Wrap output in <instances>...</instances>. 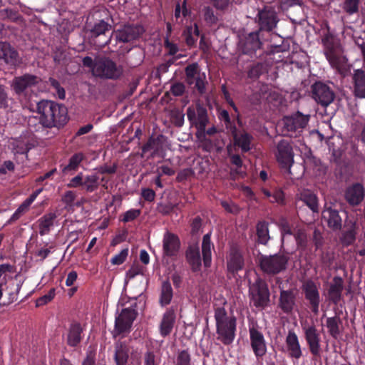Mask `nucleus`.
I'll return each instance as SVG.
<instances>
[{
	"mask_svg": "<svg viewBox=\"0 0 365 365\" xmlns=\"http://www.w3.org/2000/svg\"><path fill=\"white\" fill-rule=\"evenodd\" d=\"M53 297H54V289H51L50 292L47 294L38 299V300L36 301V305L37 306L43 305L46 303H48V302H50Z\"/></svg>",
	"mask_w": 365,
	"mask_h": 365,
	"instance_id": "obj_63",
	"label": "nucleus"
},
{
	"mask_svg": "<svg viewBox=\"0 0 365 365\" xmlns=\"http://www.w3.org/2000/svg\"><path fill=\"white\" fill-rule=\"evenodd\" d=\"M82 328L80 324H71L67 336V343L71 346H77L81 340Z\"/></svg>",
	"mask_w": 365,
	"mask_h": 365,
	"instance_id": "obj_34",
	"label": "nucleus"
},
{
	"mask_svg": "<svg viewBox=\"0 0 365 365\" xmlns=\"http://www.w3.org/2000/svg\"><path fill=\"white\" fill-rule=\"evenodd\" d=\"M250 346L257 358L264 356L267 353V343L262 332L257 325L249 328Z\"/></svg>",
	"mask_w": 365,
	"mask_h": 365,
	"instance_id": "obj_11",
	"label": "nucleus"
},
{
	"mask_svg": "<svg viewBox=\"0 0 365 365\" xmlns=\"http://www.w3.org/2000/svg\"><path fill=\"white\" fill-rule=\"evenodd\" d=\"M100 177L96 173L83 176V188L88 192L96 191L100 184Z\"/></svg>",
	"mask_w": 365,
	"mask_h": 365,
	"instance_id": "obj_40",
	"label": "nucleus"
},
{
	"mask_svg": "<svg viewBox=\"0 0 365 365\" xmlns=\"http://www.w3.org/2000/svg\"><path fill=\"white\" fill-rule=\"evenodd\" d=\"M185 73L187 83L190 85L193 84V81L195 79V78L200 73L197 63L188 65L185 68Z\"/></svg>",
	"mask_w": 365,
	"mask_h": 365,
	"instance_id": "obj_50",
	"label": "nucleus"
},
{
	"mask_svg": "<svg viewBox=\"0 0 365 365\" xmlns=\"http://www.w3.org/2000/svg\"><path fill=\"white\" fill-rule=\"evenodd\" d=\"M123 74V68L108 57L95 60L93 75L103 79L115 80Z\"/></svg>",
	"mask_w": 365,
	"mask_h": 365,
	"instance_id": "obj_3",
	"label": "nucleus"
},
{
	"mask_svg": "<svg viewBox=\"0 0 365 365\" xmlns=\"http://www.w3.org/2000/svg\"><path fill=\"white\" fill-rule=\"evenodd\" d=\"M47 246L48 244L46 245V247H38L35 251V256L39 257V259L41 261L44 260L48 256L54 247L53 245L48 247Z\"/></svg>",
	"mask_w": 365,
	"mask_h": 365,
	"instance_id": "obj_56",
	"label": "nucleus"
},
{
	"mask_svg": "<svg viewBox=\"0 0 365 365\" xmlns=\"http://www.w3.org/2000/svg\"><path fill=\"white\" fill-rule=\"evenodd\" d=\"M304 338L312 355L316 357L321 354V337L317 327L312 324L302 325Z\"/></svg>",
	"mask_w": 365,
	"mask_h": 365,
	"instance_id": "obj_10",
	"label": "nucleus"
},
{
	"mask_svg": "<svg viewBox=\"0 0 365 365\" xmlns=\"http://www.w3.org/2000/svg\"><path fill=\"white\" fill-rule=\"evenodd\" d=\"M175 365H191V356L187 351L183 350L178 353Z\"/></svg>",
	"mask_w": 365,
	"mask_h": 365,
	"instance_id": "obj_55",
	"label": "nucleus"
},
{
	"mask_svg": "<svg viewBox=\"0 0 365 365\" xmlns=\"http://www.w3.org/2000/svg\"><path fill=\"white\" fill-rule=\"evenodd\" d=\"M249 292L251 302L259 308L266 307L269 301V292L266 282L256 276L253 282L250 280Z\"/></svg>",
	"mask_w": 365,
	"mask_h": 365,
	"instance_id": "obj_5",
	"label": "nucleus"
},
{
	"mask_svg": "<svg viewBox=\"0 0 365 365\" xmlns=\"http://www.w3.org/2000/svg\"><path fill=\"white\" fill-rule=\"evenodd\" d=\"M187 116L192 125H195L198 131L205 132L208 123L207 110L197 105L195 107L190 106L187 109Z\"/></svg>",
	"mask_w": 365,
	"mask_h": 365,
	"instance_id": "obj_12",
	"label": "nucleus"
},
{
	"mask_svg": "<svg viewBox=\"0 0 365 365\" xmlns=\"http://www.w3.org/2000/svg\"><path fill=\"white\" fill-rule=\"evenodd\" d=\"M227 148V151H228V155L230 157L231 163L233 165H236L237 168H240L242 165V160H241L240 155L231 154V152H232V145H228Z\"/></svg>",
	"mask_w": 365,
	"mask_h": 365,
	"instance_id": "obj_62",
	"label": "nucleus"
},
{
	"mask_svg": "<svg viewBox=\"0 0 365 365\" xmlns=\"http://www.w3.org/2000/svg\"><path fill=\"white\" fill-rule=\"evenodd\" d=\"M341 320L337 317H329L327 319V327L329 334L334 339H337L340 334L339 324Z\"/></svg>",
	"mask_w": 365,
	"mask_h": 365,
	"instance_id": "obj_45",
	"label": "nucleus"
},
{
	"mask_svg": "<svg viewBox=\"0 0 365 365\" xmlns=\"http://www.w3.org/2000/svg\"><path fill=\"white\" fill-rule=\"evenodd\" d=\"M227 265L230 272L234 273L242 269L244 259L240 251L235 247L230 249L227 257Z\"/></svg>",
	"mask_w": 365,
	"mask_h": 365,
	"instance_id": "obj_26",
	"label": "nucleus"
},
{
	"mask_svg": "<svg viewBox=\"0 0 365 365\" xmlns=\"http://www.w3.org/2000/svg\"><path fill=\"white\" fill-rule=\"evenodd\" d=\"M326 58L329 61L330 66L336 69L339 73L344 76L346 73V59L339 55L338 51L329 53L327 54Z\"/></svg>",
	"mask_w": 365,
	"mask_h": 365,
	"instance_id": "obj_30",
	"label": "nucleus"
},
{
	"mask_svg": "<svg viewBox=\"0 0 365 365\" xmlns=\"http://www.w3.org/2000/svg\"><path fill=\"white\" fill-rule=\"evenodd\" d=\"M285 343L288 356L290 358L298 360L302 356V349L299 338L294 331H289Z\"/></svg>",
	"mask_w": 365,
	"mask_h": 365,
	"instance_id": "obj_17",
	"label": "nucleus"
},
{
	"mask_svg": "<svg viewBox=\"0 0 365 365\" xmlns=\"http://www.w3.org/2000/svg\"><path fill=\"white\" fill-rule=\"evenodd\" d=\"M360 0H344L342 9L349 15H352L359 11Z\"/></svg>",
	"mask_w": 365,
	"mask_h": 365,
	"instance_id": "obj_51",
	"label": "nucleus"
},
{
	"mask_svg": "<svg viewBox=\"0 0 365 365\" xmlns=\"http://www.w3.org/2000/svg\"><path fill=\"white\" fill-rule=\"evenodd\" d=\"M322 43L324 47V55L329 53H334L335 51H338V43L334 38L333 36L330 35H327L322 38Z\"/></svg>",
	"mask_w": 365,
	"mask_h": 365,
	"instance_id": "obj_48",
	"label": "nucleus"
},
{
	"mask_svg": "<svg viewBox=\"0 0 365 365\" xmlns=\"http://www.w3.org/2000/svg\"><path fill=\"white\" fill-rule=\"evenodd\" d=\"M352 80L354 96L359 98H365V72L361 69L354 70Z\"/></svg>",
	"mask_w": 365,
	"mask_h": 365,
	"instance_id": "obj_24",
	"label": "nucleus"
},
{
	"mask_svg": "<svg viewBox=\"0 0 365 365\" xmlns=\"http://www.w3.org/2000/svg\"><path fill=\"white\" fill-rule=\"evenodd\" d=\"M128 255V249H124V250H121V252L120 253H118V255H115L111 259L110 262L113 264H115V265L121 264L126 259Z\"/></svg>",
	"mask_w": 365,
	"mask_h": 365,
	"instance_id": "obj_58",
	"label": "nucleus"
},
{
	"mask_svg": "<svg viewBox=\"0 0 365 365\" xmlns=\"http://www.w3.org/2000/svg\"><path fill=\"white\" fill-rule=\"evenodd\" d=\"M257 240L262 245H266L270 239L268 223L266 222H259L257 225Z\"/></svg>",
	"mask_w": 365,
	"mask_h": 365,
	"instance_id": "obj_43",
	"label": "nucleus"
},
{
	"mask_svg": "<svg viewBox=\"0 0 365 365\" xmlns=\"http://www.w3.org/2000/svg\"><path fill=\"white\" fill-rule=\"evenodd\" d=\"M175 322V311L173 309H169L163 314L162 320L160 324V333L162 336L165 337L171 333Z\"/></svg>",
	"mask_w": 365,
	"mask_h": 365,
	"instance_id": "obj_27",
	"label": "nucleus"
},
{
	"mask_svg": "<svg viewBox=\"0 0 365 365\" xmlns=\"http://www.w3.org/2000/svg\"><path fill=\"white\" fill-rule=\"evenodd\" d=\"M358 225L356 221L353 219H347L344 224V230L341 237V241L343 245L349 246L352 245L357 234Z\"/></svg>",
	"mask_w": 365,
	"mask_h": 365,
	"instance_id": "obj_21",
	"label": "nucleus"
},
{
	"mask_svg": "<svg viewBox=\"0 0 365 365\" xmlns=\"http://www.w3.org/2000/svg\"><path fill=\"white\" fill-rule=\"evenodd\" d=\"M173 298V289L169 282H163L161 287L160 303L162 306L168 305Z\"/></svg>",
	"mask_w": 365,
	"mask_h": 365,
	"instance_id": "obj_42",
	"label": "nucleus"
},
{
	"mask_svg": "<svg viewBox=\"0 0 365 365\" xmlns=\"http://www.w3.org/2000/svg\"><path fill=\"white\" fill-rule=\"evenodd\" d=\"M305 298L309 301L312 311L314 314L319 312L320 295L316 284L312 281H307L303 285Z\"/></svg>",
	"mask_w": 365,
	"mask_h": 365,
	"instance_id": "obj_16",
	"label": "nucleus"
},
{
	"mask_svg": "<svg viewBox=\"0 0 365 365\" xmlns=\"http://www.w3.org/2000/svg\"><path fill=\"white\" fill-rule=\"evenodd\" d=\"M312 98L324 107L330 105L335 98L333 90L322 82H316L312 86Z\"/></svg>",
	"mask_w": 365,
	"mask_h": 365,
	"instance_id": "obj_9",
	"label": "nucleus"
},
{
	"mask_svg": "<svg viewBox=\"0 0 365 365\" xmlns=\"http://www.w3.org/2000/svg\"><path fill=\"white\" fill-rule=\"evenodd\" d=\"M183 36L188 46L194 45L199 36L197 25L194 24L193 26H187L183 31Z\"/></svg>",
	"mask_w": 365,
	"mask_h": 365,
	"instance_id": "obj_41",
	"label": "nucleus"
},
{
	"mask_svg": "<svg viewBox=\"0 0 365 365\" xmlns=\"http://www.w3.org/2000/svg\"><path fill=\"white\" fill-rule=\"evenodd\" d=\"M261 41L259 38V32H252L245 38L244 52L246 53L255 51L261 46Z\"/></svg>",
	"mask_w": 365,
	"mask_h": 365,
	"instance_id": "obj_35",
	"label": "nucleus"
},
{
	"mask_svg": "<svg viewBox=\"0 0 365 365\" xmlns=\"http://www.w3.org/2000/svg\"><path fill=\"white\" fill-rule=\"evenodd\" d=\"M180 242L177 235L166 232L163 240V255L168 257L175 256L180 249Z\"/></svg>",
	"mask_w": 365,
	"mask_h": 365,
	"instance_id": "obj_18",
	"label": "nucleus"
},
{
	"mask_svg": "<svg viewBox=\"0 0 365 365\" xmlns=\"http://www.w3.org/2000/svg\"><path fill=\"white\" fill-rule=\"evenodd\" d=\"M295 305V295L291 290H282L280 293L279 307L285 313L291 312Z\"/></svg>",
	"mask_w": 365,
	"mask_h": 365,
	"instance_id": "obj_32",
	"label": "nucleus"
},
{
	"mask_svg": "<svg viewBox=\"0 0 365 365\" xmlns=\"http://www.w3.org/2000/svg\"><path fill=\"white\" fill-rule=\"evenodd\" d=\"M276 158L282 168L292 175L291 166L294 163V153L289 141L280 140L277 145Z\"/></svg>",
	"mask_w": 365,
	"mask_h": 365,
	"instance_id": "obj_8",
	"label": "nucleus"
},
{
	"mask_svg": "<svg viewBox=\"0 0 365 365\" xmlns=\"http://www.w3.org/2000/svg\"><path fill=\"white\" fill-rule=\"evenodd\" d=\"M83 175L82 173H78L76 176L73 178L69 183L68 184V186L69 187H77L79 186L83 187Z\"/></svg>",
	"mask_w": 365,
	"mask_h": 365,
	"instance_id": "obj_60",
	"label": "nucleus"
},
{
	"mask_svg": "<svg viewBox=\"0 0 365 365\" xmlns=\"http://www.w3.org/2000/svg\"><path fill=\"white\" fill-rule=\"evenodd\" d=\"M186 257L193 270H197L200 268L201 258L198 247L190 246L186 252Z\"/></svg>",
	"mask_w": 365,
	"mask_h": 365,
	"instance_id": "obj_37",
	"label": "nucleus"
},
{
	"mask_svg": "<svg viewBox=\"0 0 365 365\" xmlns=\"http://www.w3.org/2000/svg\"><path fill=\"white\" fill-rule=\"evenodd\" d=\"M309 118V115H304L299 111L284 117L281 122L283 134L289 137H297L306 128Z\"/></svg>",
	"mask_w": 365,
	"mask_h": 365,
	"instance_id": "obj_4",
	"label": "nucleus"
},
{
	"mask_svg": "<svg viewBox=\"0 0 365 365\" xmlns=\"http://www.w3.org/2000/svg\"><path fill=\"white\" fill-rule=\"evenodd\" d=\"M277 224L281 229L282 243L283 245L285 237L287 236H291L292 235V232L291 231L289 223L286 218H284V217L279 218Z\"/></svg>",
	"mask_w": 365,
	"mask_h": 365,
	"instance_id": "obj_52",
	"label": "nucleus"
},
{
	"mask_svg": "<svg viewBox=\"0 0 365 365\" xmlns=\"http://www.w3.org/2000/svg\"><path fill=\"white\" fill-rule=\"evenodd\" d=\"M299 200L314 212H318L319 203L317 196L310 190H304L299 194Z\"/></svg>",
	"mask_w": 365,
	"mask_h": 365,
	"instance_id": "obj_36",
	"label": "nucleus"
},
{
	"mask_svg": "<svg viewBox=\"0 0 365 365\" xmlns=\"http://www.w3.org/2000/svg\"><path fill=\"white\" fill-rule=\"evenodd\" d=\"M297 245L299 249H304L307 245V234L302 229H299L294 234Z\"/></svg>",
	"mask_w": 365,
	"mask_h": 365,
	"instance_id": "obj_53",
	"label": "nucleus"
},
{
	"mask_svg": "<svg viewBox=\"0 0 365 365\" xmlns=\"http://www.w3.org/2000/svg\"><path fill=\"white\" fill-rule=\"evenodd\" d=\"M0 59L8 64L16 65L18 62V53L10 43L0 41Z\"/></svg>",
	"mask_w": 365,
	"mask_h": 365,
	"instance_id": "obj_29",
	"label": "nucleus"
},
{
	"mask_svg": "<svg viewBox=\"0 0 365 365\" xmlns=\"http://www.w3.org/2000/svg\"><path fill=\"white\" fill-rule=\"evenodd\" d=\"M13 152L16 154L26 153L31 148L32 144L29 139L21 136L18 139L13 140L11 143Z\"/></svg>",
	"mask_w": 365,
	"mask_h": 365,
	"instance_id": "obj_39",
	"label": "nucleus"
},
{
	"mask_svg": "<svg viewBox=\"0 0 365 365\" xmlns=\"http://www.w3.org/2000/svg\"><path fill=\"white\" fill-rule=\"evenodd\" d=\"M84 155L81 153H78L71 156L69 159V163L66 165L62 171L65 174H68L71 171H75L78 168L80 163L83 160Z\"/></svg>",
	"mask_w": 365,
	"mask_h": 365,
	"instance_id": "obj_44",
	"label": "nucleus"
},
{
	"mask_svg": "<svg viewBox=\"0 0 365 365\" xmlns=\"http://www.w3.org/2000/svg\"><path fill=\"white\" fill-rule=\"evenodd\" d=\"M265 71V67L262 63H257L254 65L248 72V76L251 78H257L259 77Z\"/></svg>",
	"mask_w": 365,
	"mask_h": 365,
	"instance_id": "obj_57",
	"label": "nucleus"
},
{
	"mask_svg": "<svg viewBox=\"0 0 365 365\" xmlns=\"http://www.w3.org/2000/svg\"><path fill=\"white\" fill-rule=\"evenodd\" d=\"M27 126L31 133L43 130L46 127L41 116L31 115L27 119Z\"/></svg>",
	"mask_w": 365,
	"mask_h": 365,
	"instance_id": "obj_46",
	"label": "nucleus"
},
{
	"mask_svg": "<svg viewBox=\"0 0 365 365\" xmlns=\"http://www.w3.org/2000/svg\"><path fill=\"white\" fill-rule=\"evenodd\" d=\"M252 140V136L245 132L234 135L235 144L240 147L242 152H247L251 149Z\"/></svg>",
	"mask_w": 365,
	"mask_h": 365,
	"instance_id": "obj_38",
	"label": "nucleus"
},
{
	"mask_svg": "<svg viewBox=\"0 0 365 365\" xmlns=\"http://www.w3.org/2000/svg\"><path fill=\"white\" fill-rule=\"evenodd\" d=\"M214 248V245L210 240V234L207 233L204 235L202 242V253L204 265L206 267L210 266L212 262V250Z\"/></svg>",
	"mask_w": 365,
	"mask_h": 365,
	"instance_id": "obj_33",
	"label": "nucleus"
},
{
	"mask_svg": "<svg viewBox=\"0 0 365 365\" xmlns=\"http://www.w3.org/2000/svg\"><path fill=\"white\" fill-rule=\"evenodd\" d=\"M144 32L140 25H125L114 33L116 41L128 43L139 38Z\"/></svg>",
	"mask_w": 365,
	"mask_h": 365,
	"instance_id": "obj_15",
	"label": "nucleus"
},
{
	"mask_svg": "<svg viewBox=\"0 0 365 365\" xmlns=\"http://www.w3.org/2000/svg\"><path fill=\"white\" fill-rule=\"evenodd\" d=\"M81 365H96V353L93 351H88Z\"/></svg>",
	"mask_w": 365,
	"mask_h": 365,
	"instance_id": "obj_64",
	"label": "nucleus"
},
{
	"mask_svg": "<svg viewBox=\"0 0 365 365\" xmlns=\"http://www.w3.org/2000/svg\"><path fill=\"white\" fill-rule=\"evenodd\" d=\"M40 81V78L31 74H26L16 77L13 81V87L16 93L21 94L28 88L36 85Z\"/></svg>",
	"mask_w": 365,
	"mask_h": 365,
	"instance_id": "obj_19",
	"label": "nucleus"
},
{
	"mask_svg": "<svg viewBox=\"0 0 365 365\" xmlns=\"http://www.w3.org/2000/svg\"><path fill=\"white\" fill-rule=\"evenodd\" d=\"M202 16L204 21L206 22L208 25H213L217 24L218 21V17L216 14H215V12L213 9L210 6H205L202 9Z\"/></svg>",
	"mask_w": 365,
	"mask_h": 365,
	"instance_id": "obj_49",
	"label": "nucleus"
},
{
	"mask_svg": "<svg viewBox=\"0 0 365 365\" xmlns=\"http://www.w3.org/2000/svg\"><path fill=\"white\" fill-rule=\"evenodd\" d=\"M168 148L167 138L163 135L157 137H150L146 144L143 147V153H150L152 157L155 155L163 156Z\"/></svg>",
	"mask_w": 365,
	"mask_h": 365,
	"instance_id": "obj_13",
	"label": "nucleus"
},
{
	"mask_svg": "<svg viewBox=\"0 0 365 365\" xmlns=\"http://www.w3.org/2000/svg\"><path fill=\"white\" fill-rule=\"evenodd\" d=\"M20 289L21 284L14 282L10 283L5 289L1 287L0 305L6 306L16 301Z\"/></svg>",
	"mask_w": 365,
	"mask_h": 365,
	"instance_id": "obj_22",
	"label": "nucleus"
},
{
	"mask_svg": "<svg viewBox=\"0 0 365 365\" xmlns=\"http://www.w3.org/2000/svg\"><path fill=\"white\" fill-rule=\"evenodd\" d=\"M37 112L47 128L62 126L68 120L66 108L51 101L38 102Z\"/></svg>",
	"mask_w": 365,
	"mask_h": 365,
	"instance_id": "obj_1",
	"label": "nucleus"
},
{
	"mask_svg": "<svg viewBox=\"0 0 365 365\" xmlns=\"http://www.w3.org/2000/svg\"><path fill=\"white\" fill-rule=\"evenodd\" d=\"M344 289V282L341 277H335L329 285L328 289L329 299L334 304H337L341 298Z\"/></svg>",
	"mask_w": 365,
	"mask_h": 365,
	"instance_id": "obj_28",
	"label": "nucleus"
},
{
	"mask_svg": "<svg viewBox=\"0 0 365 365\" xmlns=\"http://www.w3.org/2000/svg\"><path fill=\"white\" fill-rule=\"evenodd\" d=\"M289 259L288 255L282 253L264 255L259 258V265L264 272L276 274L286 269Z\"/></svg>",
	"mask_w": 365,
	"mask_h": 365,
	"instance_id": "obj_6",
	"label": "nucleus"
},
{
	"mask_svg": "<svg viewBox=\"0 0 365 365\" xmlns=\"http://www.w3.org/2000/svg\"><path fill=\"white\" fill-rule=\"evenodd\" d=\"M136 315L137 313L133 308L123 309L115 317V329L113 332V336L117 337L120 334L129 332Z\"/></svg>",
	"mask_w": 365,
	"mask_h": 365,
	"instance_id": "obj_7",
	"label": "nucleus"
},
{
	"mask_svg": "<svg viewBox=\"0 0 365 365\" xmlns=\"http://www.w3.org/2000/svg\"><path fill=\"white\" fill-rule=\"evenodd\" d=\"M322 217L329 228L333 230H341L342 220L336 210L331 207H325L322 212Z\"/></svg>",
	"mask_w": 365,
	"mask_h": 365,
	"instance_id": "obj_25",
	"label": "nucleus"
},
{
	"mask_svg": "<svg viewBox=\"0 0 365 365\" xmlns=\"http://www.w3.org/2000/svg\"><path fill=\"white\" fill-rule=\"evenodd\" d=\"M140 214V210L137 209H131L124 214L123 220L125 222H130L137 218Z\"/></svg>",
	"mask_w": 365,
	"mask_h": 365,
	"instance_id": "obj_59",
	"label": "nucleus"
},
{
	"mask_svg": "<svg viewBox=\"0 0 365 365\" xmlns=\"http://www.w3.org/2000/svg\"><path fill=\"white\" fill-rule=\"evenodd\" d=\"M205 76L204 73H200L197 76V77L195 78V79L193 81V84H195V86L200 93H202L205 89Z\"/></svg>",
	"mask_w": 365,
	"mask_h": 365,
	"instance_id": "obj_61",
	"label": "nucleus"
},
{
	"mask_svg": "<svg viewBox=\"0 0 365 365\" xmlns=\"http://www.w3.org/2000/svg\"><path fill=\"white\" fill-rule=\"evenodd\" d=\"M217 339L225 345L231 344L235 338L236 319L228 317L224 308L218 307L215 312Z\"/></svg>",
	"mask_w": 365,
	"mask_h": 365,
	"instance_id": "obj_2",
	"label": "nucleus"
},
{
	"mask_svg": "<svg viewBox=\"0 0 365 365\" xmlns=\"http://www.w3.org/2000/svg\"><path fill=\"white\" fill-rule=\"evenodd\" d=\"M258 17L260 31H271L277 27L279 21L276 11L270 6H265L259 11Z\"/></svg>",
	"mask_w": 365,
	"mask_h": 365,
	"instance_id": "obj_14",
	"label": "nucleus"
},
{
	"mask_svg": "<svg viewBox=\"0 0 365 365\" xmlns=\"http://www.w3.org/2000/svg\"><path fill=\"white\" fill-rule=\"evenodd\" d=\"M143 359V365H159L160 363V358L151 351L145 353Z\"/></svg>",
	"mask_w": 365,
	"mask_h": 365,
	"instance_id": "obj_54",
	"label": "nucleus"
},
{
	"mask_svg": "<svg viewBox=\"0 0 365 365\" xmlns=\"http://www.w3.org/2000/svg\"><path fill=\"white\" fill-rule=\"evenodd\" d=\"M364 189L361 184L355 183L345 192V199L351 205H359L364 199Z\"/></svg>",
	"mask_w": 365,
	"mask_h": 365,
	"instance_id": "obj_23",
	"label": "nucleus"
},
{
	"mask_svg": "<svg viewBox=\"0 0 365 365\" xmlns=\"http://www.w3.org/2000/svg\"><path fill=\"white\" fill-rule=\"evenodd\" d=\"M129 354L130 349L125 341H117L115 343L113 359L115 365H127Z\"/></svg>",
	"mask_w": 365,
	"mask_h": 365,
	"instance_id": "obj_20",
	"label": "nucleus"
},
{
	"mask_svg": "<svg viewBox=\"0 0 365 365\" xmlns=\"http://www.w3.org/2000/svg\"><path fill=\"white\" fill-rule=\"evenodd\" d=\"M111 29V26L104 20H101L96 23L93 27L91 29V37H98L105 34Z\"/></svg>",
	"mask_w": 365,
	"mask_h": 365,
	"instance_id": "obj_47",
	"label": "nucleus"
},
{
	"mask_svg": "<svg viewBox=\"0 0 365 365\" xmlns=\"http://www.w3.org/2000/svg\"><path fill=\"white\" fill-rule=\"evenodd\" d=\"M56 217V213L49 212L38 220L37 222L38 224V232L40 235L43 236L50 232L54 225Z\"/></svg>",
	"mask_w": 365,
	"mask_h": 365,
	"instance_id": "obj_31",
	"label": "nucleus"
}]
</instances>
